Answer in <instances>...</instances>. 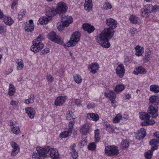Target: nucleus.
<instances>
[{"label": "nucleus", "mask_w": 159, "mask_h": 159, "mask_svg": "<svg viewBox=\"0 0 159 159\" xmlns=\"http://www.w3.org/2000/svg\"><path fill=\"white\" fill-rule=\"evenodd\" d=\"M153 11V6L151 4L146 5L141 10V16L144 17L148 16L149 13Z\"/></svg>", "instance_id": "nucleus-9"}, {"label": "nucleus", "mask_w": 159, "mask_h": 159, "mask_svg": "<svg viewBox=\"0 0 159 159\" xmlns=\"http://www.w3.org/2000/svg\"><path fill=\"white\" fill-rule=\"evenodd\" d=\"M125 88V86L122 84H118L116 86L114 89V91L117 93L122 92Z\"/></svg>", "instance_id": "nucleus-35"}, {"label": "nucleus", "mask_w": 159, "mask_h": 159, "mask_svg": "<svg viewBox=\"0 0 159 159\" xmlns=\"http://www.w3.org/2000/svg\"><path fill=\"white\" fill-rule=\"evenodd\" d=\"M151 54V51L149 49H147L145 51V54L143 57V60L144 62H148L150 61Z\"/></svg>", "instance_id": "nucleus-33"}, {"label": "nucleus", "mask_w": 159, "mask_h": 159, "mask_svg": "<svg viewBox=\"0 0 159 159\" xmlns=\"http://www.w3.org/2000/svg\"><path fill=\"white\" fill-rule=\"evenodd\" d=\"M75 102L78 106L80 107L81 105V102L79 99H75Z\"/></svg>", "instance_id": "nucleus-62"}, {"label": "nucleus", "mask_w": 159, "mask_h": 159, "mask_svg": "<svg viewBox=\"0 0 159 159\" xmlns=\"http://www.w3.org/2000/svg\"><path fill=\"white\" fill-rule=\"evenodd\" d=\"M50 17L46 16H42L39 19L38 23L43 25H46L52 20Z\"/></svg>", "instance_id": "nucleus-22"}, {"label": "nucleus", "mask_w": 159, "mask_h": 159, "mask_svg": "<svg viewBox=\"0 0 159 159\" xmlns=\"http://www.w3.org/2000/svg\"><path fill=\"white\" fill-rule=\"evenodd\" d=\"M159 143V139H151L149 142V144L153 146L151 148L152 151L157 150L158 147V145Z\"/></svg>", "instance_id": "nucleus-25"}, {"label": "nucleus", "mask_w": 159, "mask_h": 159, "mask_svg": "<svg viewBox=\"0 0 159 159\" xmlns=\"http://www.w3.org/2000/svg\"><path fill=\"white\" fill-rule=\"evenodd\" d=\"M67 99L66 96H59L57 97L54 102L55 105L57 106H60L63 105Z\"/></svg>", "instance_id": "nucleus-20"}, {"label": "nucleus", "mask_w": 159, "mask_h": 159, "mask_svg": "<svg viewBox=\"0 0 159 159\" xmlns=\"http://www.w3.org/2000/svg\"><path fill=\"white\" fill-rule=\"evenodd\" d=\"M151 149V150H149L146 152L144 154V156L147 159H150L152 158V156L153 151Z\"/></svg>", "instance_id": "nucleus-46"}, {"label": "nucleus", "mask_w": 159, "mask_h": 159, "mask_svg": "<svg viewBox=\"0 0 159 159\" xmlns=\"http://www.w3.org/2000/svg\"><path fill=\"white\" fill-rule=\"evenodd\" d=\"M99 68V65L96 62L92 63L88 66V69L93 74L97 73Z\"/></svg>", "instance_id": "nucleus-21"}, {"label": "nucleus", "mask_w": 159, "mask_h": 159, "mask_svg": "<svg viewBox=\"0 0 159 159\" xmlns=\"http://www.w3.org/2000/svg\"><path fill=\"white\" fill-rule=\"evenodd\" d=\"M137 32V29L134 27H132L129 30L130 33L132 35H133L135 34Z\"/></svg>", "instance_id": "nucleus-60"}, {"label": "nucleus", "mask_w": 159, "mask_h": 159, "mask_svg": "<svg viewBox=\"0 0 159 159\" xmlns=\"http://www.w3.org/2000/svg\"><path fill=\"white\" fill-rule=\"evenodd\" d=\"M66 119L70 121L75 120L76 116H75L72 111H68L66 115Z\"/></svg>", "instance_id": "nucleus-37"}, {"label": "nucleus", "mask_w": 159, "mask_h": 159, "mask_svg": "<svg viewBox=\"0 0 159 159\" xmlns=\"http://www.w3.org/2000/svg\"><path fill=\"white\" fill-rule=\"evenodd\" d=\"M75 120L70 121L69 122L68 125V131L70 130L71 132H72V129L73 128V125L75 124Z\"/></svg>", "instance_id": "nucleus-53"}, {"label": "nucleus", "mask_w": 159, "mask_h": 159, "mask_svg": "<svg viewBox=\"0 0 159 159\" xmlns=\"http://www.w3.org/2000/svg\"><path fill=\"white\" fill-rule=\"evenodd\" d=\"M99 130L96 129L95 130V141L96 142H98L100 139L99 136Z\"/></svg>", "instance_id": "nucleus-49"}, {"label": "nucleus", "mask_w": 159, "mask_h": 159, "mask_svg": "<svg viewBox=\"0 0 159 159\" xmlns=\"http://www.w3.org/2000/svg\"><path fill=\"white\" fill-rule=\"evenodd\" d=\"M15 92L16 88L14 86L11 84H10L8 89V94L10 96L14 95L15 93Z\"/></svg>", "instance_id": "nucleus-39"}, {"label": "nucleus", "mask_w": 159, "mask_h": 159, "mask_svg": "<svg viewBox=\"0 0 159 159\" xmlns=\"http://www.w3.org/2000/svg\"><path fill=\"white\" fill-rule=\"evenodd\" d=\"M104 125H105L106 128L108 132H113V129L108 123H105Z\"/></svg>", "instance_id": "nucleus-56"}, {"label": "nucleus", "mask_w": 159, "mask_h": 159, "mask_svg": "<svg viewBox=\"0 0 159 159\" xmlns=\"http://www.w3.org/2000/svg\"><path fill=\"white\" fill-rule=\"evenodd\" d=\"M10 144L13 148L11 154L13 156L16 155L20 151V148L18 145L14 142H11Z\"/></svg>", "instance_id": "nucleus-23"}, {"label": "nucleus", "mask_w": 159, "mask_h": 159, "mask_svg": "<svg viewBox=\"0 0 159 159\" xmlns=\"http://www.w3.org/2000/svg\"><path fill=\"white\" fill-rule=\"evenodd\" d=\"M135 55L137 56H142L144 52V48L139 45L136 46L135 48Z\"/></svg>", "instance_id": "nucleus-32"}, {"label": "nucleus", "mask_w": 159, "mask_h": 159, "mask_svg": "<svg viewBox=\"0 0 159 159\" xmlns=\"http://www.w3.org/2000/svg\"><path fill=\"white\" fill-rule=\"evenodd\" d=\"M47 36L49 40L54 43L60 44L62 43V39L61 37L57 35L54 32H51L48 34Z\"/></svg>", "instance_id": "nucleus-8"}, {"label": "nucleus", "mask_w": 159, "mask_h": 159, "mask_svg": "<svg viewBox=\"0 0 159 159\" xmlns=\"http://www.w3.org/2000/svg\"><path fill=\"white\" fill-rule=\"evenodd\" d=\"M25 113L30 119L34 118L36 114L35 110L32 107H29L25 108Z\"/></svg>", "instance_id": "nucleus-19"}, {"label": "nucleus", "mask_w": 159, "mask_h": 159, "mask_svg": "<svg viewBox=\"0 0 159 159\" xmlns=\"http://www.w3.org/2000/svg\"><path fill=\"white\" fill-rule=\"evenodd\" d=\"M71 133L70 130L65 131L60 134L59 137L61 139L65 138L70 135Z\"/></svg>", "instance_id": "nucleus-43"}, {"label": "nucleus", "mask_w": 159, "mask_h": 159, "mask_svg": "<svg viewBox=\"0 0 159 159\" xmlns=\"http://www.w3.org/2000/svg\"><path fill=\"white\" fill-rule=\"evenodd\" d=\"M87 118L92 120L97 121L99 119V117L97 114L89 113L87 114Z\"/></svg>", "instance_id": "nucleus-29"}, {"label": "nucleus", "mask_w": 159, "mask_h": 159, "mask_svg": "<svg viewBox=\"0 0 159 159\" xmlns=\"http://www.w3.org/2000/svg\"><path fill=\"white\" fill-rule=\"evenodd\" d=\"M127 116L124 117V116L122 117L121 114L120 113L118 114L117 115L116 117L113 120V122L114 123H118L121 119L123 120H125L127 119Z\"/></svg>", "instance_id": "nucleus-34"}, {"label": "nucleus", "mask_w": 159, "mask_h": 159, "mask_svg": "<svg viewBox=\"0 0 159 159\" xmlns=\"http://www.w3.org/2000/svg\"><path fill=\"white\" fill-rule=\"evenodd\" d=\"M112 5L111 3L106 2L104 3L102 7V9L103 10H107L112 8Z\"/></svg>", "instance_id": "nucleus-44"}, {"label": "nucleus", "mask_w": 159, "mask_h": 159, "mask_svg": "<svg viewBox=\"0 0 159 159\" xmlns=\"http://www.w3.org/2000/svg\"><path fill=\"white\" fill-rule=\"evenodd\" d=\"M46 79L47 81L49 83H51L53 81L54 79L51 75H48L46 76Z\"/></svg>", "instance_id": "nucleus-54"}, {"label": "nucleus", "mask_w": 159, "mask_h": 159, "mask_svg": "<svg viewBox=\"0 0 159 159\" xmlns=\"http://www.w3.org/2000/svg\"><path fill=\"white\" fill-rule=\"evenodd\" d=\"M129 142L126 140H123L121 143V147L123 149H125L127 148L129 145Z\"/></svg>", "instance_id": "nucleus-47"}, {"label": "nucleus", "mask_w": 159, "mask_h": 159, "mask_svg": "<svg viewBox=\"0 0 159 159\" xmlns=\"http://www.w3.org/2000/svg\"><path fill=\"white\" fill-rule=\"evenodd\" d=\"M10 104L13 106H16L18 104V102L17 101L12 100L10 102Z\"/></svg>", "instance_id": "nucleus-63"}, {"label": "nucleus", "mask_w": 159, "mask_h": 159, "mask_svg": "<svg viewBox=\"0 0 159 159\" xmlns=\"http://www.w3.org/2000/svg\"><path fill=\"white\" fill-rule=\"evenodd\" d=\"M65 26L61 24L60 23H58L57 24V28L58 30L59 31H61L63 30L65 27Z\"/></svg>", "instance_id": "nucleus-55"}, {"label": "nucleus", "mask_w": 159, "mask_h": 159, "mask_svg": "<svg viewBox=\"0 0 159 159\" xmlns=\"http://www.w3.org/2000/svg\"><path fill=\"white\" fill-rule=\"evenodd\" d=\"M82 26L83 29L84 30L87 31L89 33H91L95 29L93 26L88 23L83 24Z\"/></svg>", "instance_id": "nucleus-26"}, {"label": "nucleus", "mask_w": 159, "mask_h": 159, "mask_svg": "<svg viewBox=\"0 0 159 159\" xmlns=\"http://www.w3.org/2000/svg\"><path fill=\"white\" fill-rule=\"evenodd\" d=\"M7 32V27L4 25L0 26V34L4 35Z\"/></svg>", "instance_id": "nucleus-48"}, {"label": "nucleus", "mask_w": 159, "mask_h": 159, "mask_svg": "<svg viewBox=\"0 0 159 159\" xmlns=\"http://www.w3.org/2000/svg\"><path fill=\"white\" fill-rule=\"evenodd\" d=\"M148 112L152 118H157L158 116L157 107L152 104L148 108Z\"/></svg>", "instance_id": "nucleus-13"}, {"label": "nucleus", "mask_w": 159, "mask_h": 159, "mask_svg": "<svg viewBox=\"0 0 159 159\" xmlns=\"http://www.w3.org/2000/svg\"><path fill=\"white\" fill-rule=\"evenodd\" d=\"M139 118L144 121L141 123L142 126L152 125L156 123L155 121L152 119H150V116L148 113L141 112L139 113Z\"/></svg>", "instance_id": "nucleus-3"}, {"label": "nucleus", "mask_w": 159, "mask_h": 159, "mask_svg": "<svg viewBox=\"0 0 159 159\" xmlns=\"http://www.w3.org/2000/svg\"><path fill=\"white\" fill-rule=\"evenodd\" d=\"M149 89L150 91L155 93L159 92V86L157 85L152 84L150 86Z\"/></svg>", "instance_id": "nucleus-40"}, {"label": "nucleus", "mask_w": 159, "mask_h": 159, "mask_svg": "<svg viewBox=\"0 0 159 159\" xmlns=\"http://www.w3.org/2000/svg\"><path fill=\"white\" fill-rule=\"evenodd\" d=\"M88 148L89 150L93 151L95 149L96 145L94 142H92L89 144Z\"/></svg>", "instance_id": "nucleus-50"}, {"label": "nucleus", "mask_w": 159, "mask_h": 159, "mask_svg": "<svg viewBox=\"0 0 159 159\" xmlns=\"http://www.w3.org/2000/svg\"><path fill=\"white\" fill-rule=\"evenodd\" d=\"M106 23L109 27L105 28L96 37V40L102 47L108 48L111 45L108 39H110L114 35V29L117 27L118 23L114 19L109 18L106 20Z\"/></svg>", "instance_id": "nucleus-1"}, {"label": "nucleus", "mask_w": 159, "mask_h": 159, "mask_svg": "<svg viewBox=\"0 0 159 159\" xmlns=\"http://www.w3.org/2000/svg\"><path fill=\"white\" fill-rule=\"evenodd\" d=\"M76 146L75 144H73L71 147V156L72 158L74 159L77 158L78 157V153L75 149Z\"/></svg>", "instance_id": "nucleus-38"}, {"label": "nucleus", "mask_w": 159, "mask_h": 159, "mask_svg": "<svg viewBox=\"0 0 159 159\" xmlns=\"http://www.w3.org/2000/svg\"><path fill=\"white\" fill-rule=\"evenodd\" d=\"M50 52V49L48 48H46L42 51L41 52V54H45Z\"/></svg>", "instance_id": "nucleus-58"}, {"label": "nucleus", "mask_w": 159, "mask_h": 159, "mask_svg": "<svg viewBox=\"0 0 159 159\" xmlns=\"http://www.w3.org/2000/svg\"><path fill=\"white\" fill-rule=\"evenodd\" d=\"M85 1L84 8L87 11H89L92 8V0H85Z\"/></svg>", "instance_id": "nucleus-30"}, {"label": "nucleus", "mask_w": 159, "mask_h": 159, "mask_svg": "<svg viewBox=\"0 0 159 159\" xmlns=\"http://www.w3.org/2000/svg\"><path fill=\"white\" fill-rule=\"evenodd\" d=\"M3 22L6 25L10 26L14 22V20L9 16H4L3 19Z\"/></svg>", "instance_id": "nucleus-28"}, {"label": "nucleus", "mask_w": 159, "mask_h": 159, "mask_svg": "<svg viewBox=\"0 0 159 159\" xmlns=\"http://www.w3.org/2000/svg\"><path fill=\"white\" fill-rule=\"evenodd\" d=\"M130 22L133 24L139 25L141 22L140 18L136 15H130L129 18Z\"/></svg>", "instance_id": "nucleus-24"}, {"label": "nucleus", "mask_w": 159, "mask_h": 159, "mask_svg": "<svg viewBox=\"0 0 159 159\" xmlns=\"http://www.w3.org/2000/svg\"><path fill=\"white\" fill-rule=\"evenodd\" d=\"M45 147L48 148L49 150L47 158L50 157L52 159H60L58 151L56 148L49 146H46Z\"/></svg>", "instance_id": "nucleus-7"}, {"label": "nucleus", "mask_w": 159, "mask_h": 159, "mask_svg": "<svg viewBox=\"0 0 159 159\" xmlns=\"http://www.w3.org/2000/svg\"><path fill=\"white\" fill-rule=\"evenodd\" d=\"M16 68L17 70H21L24 67V65L23 60L20 59H17L15 60Z\"/></svg>", "instance_id": "nucleus-31"}, {"label": "nucleus", "mask_w": 159, "mask_h": 159, "mask_svg": "<svg viewBox=\"0 0 159 159\" xmlns=\"http://www.w3.org/2000/svg\"><path fill=\"white\" fill-rule=\"evenodd\" d=\"M147 72V71L145 69L140 66L135 69L133 72V74L136 75H138L139 74H146Z\"/></svg>", "instance_id": "nucleus-27"}, {"label": "nucleus", "mask_w": 159, "mask_h": 159, "mask_svg": "<svg viewBox=\"0 0 159 159\" xmlns=\"http://www.w3.org/2000/svg\"><path fill=\"white\" fill-rule=\"evenodd\" d=\"M33 45L30 48L31 50L34 53H37L40 51L44 46V44L41 42L33 41Z\"/></svg>", "instance_id": "nucleus-10"}, {"label": "nucleus", "mask_w": 159, "mask_h": 159, "mask_svg": "<svg viewBox=\"0 0 159 159\" xmlns=\"http://www.w3.org/2000/svg\"><path fill=\"white\" fill-rule=\"evenodd\" d=\"M43 39V38L42 36L40 35L38 36L33 41H35V42H40Z\"/></svg>", "instance_id": "nucleus-59"}, {"label": "nucleus", "mask_w": 159, "mask_h": 159, "mask_svg": "<svg viewBox=\"0 0 159 159\" xmlns=\"http://www.w3.org/2000/svg\"><path fill=\"white\" fill-rule=\"evenodd\" d=\"M16 122L15 121L13 122L11 120H10L8 121V125L11 127L14 126V125H16Z\"/></svg>", "instance_id": "nucleus-61"}, {"label": "nucleus", "mask_w": 159, "mask_h": 159, "mask_svg": "<svg viewBox=\"0 0 159 159\" xmlns=\"http://www.w3.org/2000/svg\"><path fill=\"white\" fill-rule=\"evenodd\" d=\"M104 95L106 97L109 98L112 106L115 108L116 106V96L115 93L113 91L110 90L105 92Z\"/></svg>", "instance_id": "nucleus-6"}, {"label": "nucleus", "mask_w": 159, "mask_h": 159, "mask_svg": "<svg viewBox=\"0 0 159 159\" xmlns=\"http://www.w3.org/2000/svg\"><path fill=\"white\" fill-rule=\"evenodd\" d=\"M36 150L37 152H34L32 154V159H45L47 158L48 148L38 146L36 148Z\"/></svg>", "instance_id": "nucleus-2"}, {"label": "nucleus", "mask_w": 159, "mask_h": 159, "mask_svg": "<svg viewBox=\"0 0 159 159\" xmlns=\"http://www.w3.org/2000/svg\"><path fill=\"white\" fill-rule=\"evenodd\" d=\"M87 139H82L81 140L79 144V145L82 148L84 147V146H85L87 145Z\"/></svg>", "instance_id": "nucleus-51"}, {"label": "nucleus", "mask_w": 159, "mask_h": 159, "mask_svg": "<svg viewBox=\"0 0 159 159\" xmlns=\"http://www.w3.org/2000/svg\"><path fill=\"white\" fill-rule=\"evenodd\" d=\"M34 97L33 94H30L27 99H25L24 101V102L27 104L32 103L34 102Z\"/></svg>", "instance_id": "nucleus-41"}, {"label": "nucleus", "mask_w": 159, "mask_h": 159, "mask_svg": "<svg viewBox=\"0 0 159 159\" xmlns=\"http://www.w3.org/2000/svg\"><path fill=\"white\" fill-rule=\"evenodd\" d=\"M68 9L66 4L63 2L61 1L57 5L56 9L57 14H60L66 12Z\"/></svg>", "instance_id": "nucleus-11"}, {"label": "nucleus", "mask_w": 159, "mask_h": 159, "mask_svg": "<svg viewBox=\"0 0 159 159\" xmlns=\"http://www.w3.org/2000/svg\"><path fill=\"white\" fill-rule=\"evenodd\" d=\"M153 11L154 12L159 11V6L155 5L153 6Z\"/></svg>", "instance_id": "nucleus-64"}, {"label": "nucleus", "mask_w": 159, "mask_h": 159, "mask_svg": "<svg viewBox=\"0 0 159 159\" xmlns=\"http://www.w3.org/2000/svg\"><path fill=\"white\" fill-rule=\"evenodd\" d=\"M25 13V11L23 10H21L18 14V19L20 20L22 18Z\"/></svg>", "instance_id": "nucleus-52"}, {"label": "nucleus", "mask_w": 159, "mask_h": 159, "mask_svg": "<svg viewBox=\"0 0 159 159\" xmlns=\"http://www.w3.org/2000/svg\"><path fill=\"white\" fill-rule=\"evenodd\" d=\"M80 33L79 31L74 32L72 34L69 41L65 44V47H71L75 46L79 41Z\"/></svg>", "instance_id": "nucleus-4"}, {"label": "nucleus", "mask_w": 159, "mask_h": 159, "mask_svg": "<svg viewBox=\"0 0 159 159\" xmlns=\"http://www.w3.org/2000/svg\"><path fill=\"white\" fill-rule=\"evenodd\" d=\"M73 79L75 82L78 84H80L82 81L81 76L78 74L74 75L73 76Z\"/></svg>", "instance_id": "nucleus-45"}, {"label": "nucleus", "mask_w": 159, "mask_h": 159, "mask_svg": "<svg viewBox=\"0 0 159 159\" xmlns=\"http://www.w3.org/2000/svg\"><path fill=\"white\" fill-rule=\"evenodd\" d=\"M10 129L11 131L15 134L18 135L20 133V129L19 126L11 127Z\"/></svg>", "instance_id": "nucleus-42"}, {"label": "nucleus", "mask_w": 159, "mask_h": 159, "mask_svg": "<svg viewBox=\"0 0 159 159\" xmlns=\"http://www.w3.org/2000/svg\"><path fill=\"white\" fill-rule=\"evenodd\" d=\"M34 25L32 20H29L27 22L25 27V30L28 32H31L34 30Z\"/></svg>", "instance_id": "nucleus-18"}, {"label": "nucleus", "mask_w": 159, "mask_h": 159, "mask_svg": "<svg viewBox=\"0 0 159 159\" xmlns=\"http://www.w3.org/2000/svg\"><path fill=\"white\" fill-rule=\"evenodd\" d=\"M61 21L62 24L65 27L69 26L70 24L72 23L73 21V19L70 16H66L62 18Z\"/></svg>", "instance_id": "nucleus-16"}, {"label": "nucleus", "mask_w": 159, "mask_h": 159, "mask_svg": "<svg viewBox=\"0 0 159 159\" xmlns=\"http://www.w3.org/2000/svg\"><path fill=\"white\" fill-rule=\"evenodd\" d=\"M18 3L17 0H14L11 6V8L13 10H15L16 8V5Z\"/></svg>", "instance_id": "nucleus-57"}, {"label": "nucleus", "mask_w": 159, "mask_h": 159, "mask_svg": "<svg viewBox=\"0 0 159 159\" xmlns=\"http://www.w3.org/2000/svg\"><path fill=\"white\" fill-rule=\"evenodd\" d=\"M119 152L118 148L115 146H107L105 148V152L107 156H116L118 154Z\"/></svg>", "instance_id": "nucleus-5"}, {"label": "nucleus", "mask_w": 159, "mask_h": 159, "mask_svg": "<svg viewBox=\"0 0 159 159\" xmlns=\"http://www.w3.org/2000/svg\"><path fill=\"white\" fill-rule=\"evenodd\" d=\"M91 125L90 124L85 123L81 127L80 130V132L83 134L87 135L89 134L91 131Z\"/></svg>", "instance_id": "nucleus-14"}, {"label": "nucleus", "mask_w": 159, "mask_h": 159, "mask_svg": "<svg viewBox=\"0 0 159 159\" xmlns=\"http://www.w3.org/2000/svg\"><path fill=\"white\" fill-rule=\"evenodd\" d=\"M45 15L48 17H50L52 20V17L55 16L57 13L56 12V8L54 7H46L45 10Z\"/></svg>", "instance_id": "nucleus-12"}, {"label": "nucleus", "mask_w": 159, "mask_h": 159, "mask_svg": "<svg viewBox=\"0 0 159 159\" xmlns=\"http://www.w3.org/2000/svg\"><path fill=\"white\" fill-rule=\"evenodd\" d=\"M149 101L152 104H157L159 102V96L154 95H152L150 97Z\"/></svg>", "instance_id": "nucleus-36"}, {"label": "nucleus", "mask_w": 159, "mask_h": 159, "mask_svg": "<svg viewBox=\"0 0 159 159\" xmlns=\"http://www.w3.org/2000/svg\"><path fill=\"white\" fill-rule=\"evenodd\" d=\"M125 70L123 64L119 65L116 70V72L120 78H122L125 74Z\"/></svg>", "instance_id": "nucleus-17"}, {"label": "nucleus", "mask_w": 159, "mask_h": 159, "mask_svg": "<svg viewBox=\"0 0 159 159\" xmlns=\"http://www.w3.org/2000/svg\"><path fill=\"white\" fill-rule=\"evenodd\" d=\"M146 132L145 129L141 128L134 133L135 138L139 140L143 139L146 135Z\"/></svg>", "instance_id": "nucleus-15"}]
</instances>
